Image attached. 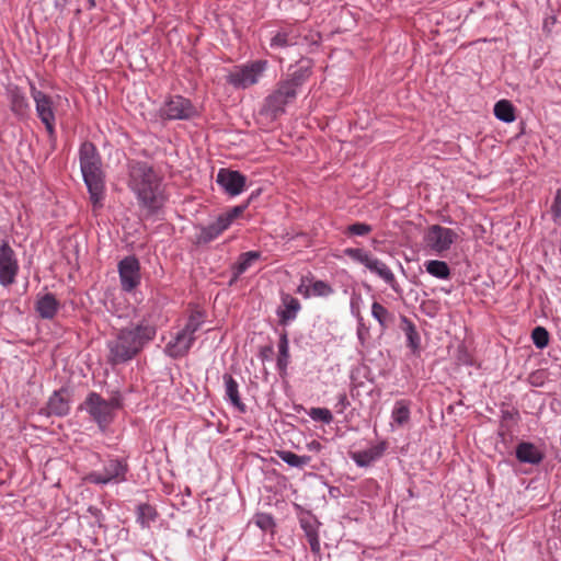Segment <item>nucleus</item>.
Returning <instances> with one entry per match:
<instances>
[{"label":"nucleus","mask_w":561,"mask_h":561,"mask_svg":"<svg viewBox=\"0 0 561 561\" xmlns=\"http://www.w3.org/2000/svg\"><path fill=\"white\" fill-rule=\"evenodd\" d=\"M128 187L136 195L140 206L151 211L161 207V178L149 163L135 160L128 163Z\"/></svg>","instance_id":"obj_1"},{"label":"nucleus","mask_w":561,"mask_h":561,"mask_svg":"<svg viewBox=\"0 0 561 561\" xmlns=\"http://www.w3.org/2000/svg\"><path fill=\"white\" fill-rule=\"evenodd\" d=\"M154 335V327L147 323L119 330L116 337L107 343L108 360L114 365L130 360Z\"/></svg>","instance_id":"obj_2"},{"label":"nucleus","mask_w":561,"mask_h":561,"mask_svg":"<svg viewBox=\"0 0 561 561\" xmlns=\"http://www.w3.org/2000/svg\"><path fill=\"white\" fill-rule=\"evenodd\" d=\"M79 160L82 176L93 204V210H96L102 206L101 202L104 195L102 158L92 142L84 141L79 149Z\"/></svg>","instance_id":"obj_3"},{"label":"nucleus","mask_w":561,"mask_h":561,"mask_svg":"<svg viewBox=\"0 0 561 561\" xmlns=\"http://www.w3.org/2000/svg\"><path fill=\"white\" fill-rule=\"evenodd\" d=\"M121 407L119 397L105 400L96 392H90L80 404L79 410L87 411L101 430L113 421L115 411Z\"/></svg>","instance_id":"obj_4"},{"label":"nucleus","mask_w":561,"mask_h":561,"mask_svg":"<svg viewBox=\"0 0 561 561\" xmlns=\"http://www.w3.org/2000/svg\"><path fill=\"white\" fill-rule=\"evenodd\" d=\"M457 238L458 234L455 230L439 225H433L425 231L423 241L426 249L437 255H442L450 249Z\"/></svg>","instance_id":"obj_5"},{"label":"nucleus","mask_w":561,"mask_h":561,"mask_svg":"<svg viewBox=\"0 0 561 561\" xmlns=\"http://www.w3.org/2000/svg\"><path fill=\"white\" fill-rule=\"evenodd\" d=\"M266 65L265 60H257L242 67H237L229 73L228 82L238 89H247L259 81Z\"/></svg>","instance_id":"obj_6"},{"label":"nucleus","mask_w":561,"mask_h":561,"mask_svg":"<svg viewBox=\"0 0 561 561\" xmlns=\"http://www.w3.org/2000/svg\"><path fill=\"white\" fill-rule=\"evenodd\" d=\"M31 94L35 103V110L38 118L45 125L49 137L55 136V107L53 99L36 88H31Z\"/></svg>","instance_id":"obj_7"},{"label":"nucleus","mask_w":561,"mask_h":561,"mask_svg":"<svg viewBox=\"0 0 561 561\" xmlns=\"http://www.w3.org/2000/svg\"><path fill=\"white\" fill-rule=\"evenodd\" d=\"M127 470L128 467L124 460L110 459L103 472H91L85 477V481L94 484L118 483L126 480Z\"/></svg>","instance_id":"obj_8"},{"label":"nucleus","mask_w":561,"mask_h":561,"mask_svg":"<svg viewBox=\"0 0 561 561\" xmlns=\"http://www.w3.org/2000/svg\"><path fill=\"white\" fill-rule=\"evenodd\" d=\"M19 263L14 250L8 242L0 244V284L4 287L15 282Z\"/></svg>","instance_id":"obj_9"},{"label":"nucleus","mask_w":561,"mask_h":561,"mask_svg":"<svg viewBox=\"0 0 561 561\" xmlns=\"http://www.w3.org/2000/svg\"><path fill=\"white\" fill-rule=\"evenodd\" d=\"M296 96L297 91L283 80L277 84L274 92L266 98L265 107L270 113L276 116L283 113L285 106L291 103Z\"/></svg>","instance_id":"obj_10"},{"label":"nucleus","mask_w":561,"mask_h":561,"mask_svg":"<svg viewBox=\"0 0 561 561\" xmlns=\"http://www.w3.org/2000/svg\"><path fill=\"white\" fill-rule=\"evenodd\" d=\"M160 113L167 119H188L195 115L196 111L190 100L175 95L164 103Z\"/></svg>","instance_id":"obj_11"},{"label":"nucleus","mask_w":561,"mask_h":561,"mask_svg":"<svg viewBox=\"0 0 561 561\" xmlns=\"http://www.w3.org/2000/svg\"><path fill=\"white\" fill-rule=\"evenodd\" d=\"M118 273L123 290L131 291L140 284V263L130 255L118 263Z\"/></svg>","instance_id":"obj_12"},{"label":"nucleus","mask_w":561,"mask_h":561,"mask_svg":"<svg viewBox=\"0 0 561 561\" xmlns=\"http://www.w3.org/2000/svg\"><path fill=\"white\" fill-rule=\"evenodd\" d=\"M217 184L230 196L240 195L247 183V178L239 171L222 168L216 178Z\"/></svg>","instance_id":"obj_13"},{"label":"nucleus","mask_w":561,"mask_h":561,"mask_svg":"<svg viewBox=\"0 0 561 561\" xmlns=\"http://www.w3.org/2000/svg\"><path fill=\"white\" fill-rule=\"evenodd\" d=\"M196 337L185 330L181 329L174 337L167 344L165 352L173 358L184 357L190 352Z\"/></svg>","instance_id":"obj_14"},{"label":"nucleus","mask_w":561,"mask_h":561,"mask_svg":"<svg viewBox=\"0 0 561 561\" xmlns=\"http://www.w3.org/2000/svg\"><path fill=\"white\" fill-rule=\"evenodd\" d=\"M366 267L371 273L377 274L382 280H385L394 293H397V294L401 293L400 285L397 282L394 274L392 273V271L388 267V265L386 263H383L379 259L371 255Z\"/></svg>","instance_id":"obj_15"},{"label":"nucleus","mask_w":561,"mask_h":561,"mask_svg":"<svg viewBox=\"0 0 561 561\" xmlns=\"http://www.w3.org/2000/svg\"><path fill=\"white\" fill-rule=\"evenodd\" d=\"M47 414L64 416L67 415L70 411V404L68 397L64 393V391H55L48 402H47Z\"/></svg>","instance_id":"obj_16"},{"label":"nucleus","mask_w":561,"mask_h":561,"mask_svg":"<svg viewBox=\"0 0 561 561\" xmlns=\"http://www.w3.org/2000/svg\"><path fill=\"white\" fill-rule=\"evenodd\" d=\"M60 307L59 301L53 294H45L36 301L35 309L42 319L50 320L58 312Z\"/></svg>","instance_id":"obj_17"},{"label":"nucleus","mask_w":561,"mask_h":561,"mask_svg":"<svg viewBox=\"0 0 561 561\" xmlns=\"http://www.w3.org/2000/svg\"><path fill=\"white\" fill-rule=\"evenodd\" d=\"M222 380L225 383L226 398L240 412H242V413L245 412V404L241 400V397L239 393V385H238L237 380L229 374H225L222 376Z\"/></svg>","instance_id":"obj_18"},{"label":"nucleus","mask_w":561,"mask_h":561,"mask_svg":"<svg viewBox=\"0 0 561 561\" xmlns=\"http://www.w3.org/2000/svg\"><path fill=\"white\" fill-rule=\"evenodd\" d=\"M228 228L229 225L222 218V216L219 215L214 222L201 229V232L198 234V241L203 243H208L216 239L218 236H220Z\"/></svg>","instance_id":"obj_19"},{"label":"nucleus","mask_w":561,"mask_h":561,"mask_svg":"<svg viewBox=\"0 0 561 561\" xmlns=\"http://www.w3.org/2000/svg\"><path fill=\"white\" fill-rule=\"evenodd\" d=\"M516 457L520 462L537 465L542 460L543 455L534 444L522 442L516 447Z\"/></svg>","instance_id":"obj_20"},{"label":"nucleus","mask_w":561,"mask_h":561,"mask_svg":"<svg viewBox=\"0 0 561 561\" xmlns=\"http://www.w3.org/2000/svg\"><path fill=\"white\" fill-rule=\"evenodd\" d=\"M283 308L278 310L279 321L282 324L294 320L300 310V302L297 298L286 294L282 297Z\"/></svg>","instance_id":"obj_21"},{"label":"nucleus","mask_w":561,"mask_h":561,"mask_svg":"<svg viewBox=\"0 0 561 561\" xmlns=\"http://www.w3.org/2000/svg\"><path fill=\"white\" fill-rule=\"evenodd\" d=\"M298 33L295 28L280 30L271 38L272 48H285L298 43Z\"/></svg>","instance_id":"obj_22"},{"label":"nucleus","mask_w":561,"mask_h":561,"mask_svg":"<svg viewBox=\"0 0 561 561\" xmlns=\"http://www.w3.org/2000/svg\"><path fill=\"white\" fill-rule=\"evenodd\" d=\"M383 448L380 446H374L366 450L355 451L352 454V459L359 467H368L378 458L381 457Z\"/></svg>","instance_id":"obj_23"},{"label":"nucleus","mask_w":561,"mask_h":561,"mask_svg":"<svg viewBox=\"0 0 561 561\" xmlns=\"http://www.w3.org/2000/svg\"><path fill=\"white\" fill-rule=\"evenodd\" d=\"M411 415V402L408 400H398L394 403L393 410L391 412L392 421L399 425H405L410 421Z\"/></svg>","instance_id":"obj_24"},{"label":"nucleus","mask_w":561,"mask_h":561,"mask_svg":"<svg viewBox=\"0 0 561 561\" xmlns=\"http://www.w3.org/2000/svg\"><path fill=\"white\" fill-rule=\"evenodd\" d=\"M260 256L261 253L257 251H249L240 254L237 264L233 266V279H237L241 274L248 271Z\"/></svg>","instance_id":"obj_25"},{"label":"nucleus","mask_w":561,"mask_h":561,"mask_svg":"<svg viewBox=\"0 0 561 561\" xmlns=\"http://www.w3.org/2000/svg\"><path fill=\"white\" fill-rule=\"evenodd\" d=\"M371 316L378 321L382 331L394 320V316L378 301H374L371 305Z\"/></svg>","instance_id":"obj_26"},{"label":"nucleus","mask_w":561,"mask_h":561,"mask_svg":"<svg viewBox=\"0 0 561 561\" xmlns=\"http://www.w3.org/2000/svg\"><path fill=\"white\" fill-rule=\"evenodd\" d=\"M494 115L497 119L512 123L515 121V110L513 104L507 100H501L494 105Z\"/></svg>","instance_id":"obj_27"},{"label":"nucleus","mask_w":561,"mask_h":561,"mask_svg":"<svg viewBox=\"0 0 561 561\" xmlns=\"http://www.w3.org/2000/svg\"><path fill=\"white\" fill-rule=\"evenodd\" d=\"M276 455L278 456L279 459H282L288 466L295 467V468H304L311 460L310 456H299L289 450H277Z\"/></svg>","instance_id":"obj_28"},{"label":"nucleus","mask_w":561,"mask_h":561,"mask_svg":"<svg viewBox=\"0 0 561 561\" xmlns=\"http://www.w3.org/2000/svg\"><path fill=\"white\" fill-rule=\"evenodd\" d=\"M426 271L440 279H447L450 276V270L446 262L431 260L425 263Z\"/></svg>","instance_id":"obj_29"},{"label":"nucleus","mask_w":561,"mask_h":561,"mask_svg":"<svg viewBox=\"0 0 561 561\" xmlns=\"http://www.w3.org/2000/svg\"><path fill=\"white\" fill-rule=\"evenodd\" d=\"M107 310L117 318H128L134 312V308L121 297L114 298L107 307Z\"/></svg>","instance_id":"obj_30"},{"label":"nucleus","mask_w":561,"mask_h":561,"mask_svg":"<svg viewBox=\"0 0 561 561\" xmlns=\"http://www.w3.org/2000/svg\"><path fill=\"white\" fill-rule=\"evenodd\" d=\"M401 330L404 332L409 346L415 350L420 343V336L415 325L407 317H401Z\"/></svg>","instance_id":"obj_31"},{"label":"nucleus","mask_w":561,"mask_h":561,"mask_svg":"<svg viewBox=\"0 0 561 561\" xmlns=\"http://www.w3.org/2000/svg\"><path fill=\"white\" fill-rule=\"evenodd\" d=\"M310 77V69L308 67H299L296 69L288 79L284 80L286 83L290 84L294 90L302 85L308 78Z\"/></svg>","instance_id":"obj_32"},{"label":"nucleus","mask_w":561,"mask_h":561,"mask_svg":"<svg viewBox=\"0 0 561 561\" xmlns=\"http://www.w3.org/2000/svg\"><path fill=\"white\" fill-rule=\"evenodd\" d=\"M289 360V342L287 334L284 333L279 337L278 342V358L277 365L280 369H285L288 365Z\"/></svg>","instance_id":"obj_33"},{"label":"nucleus","mask_w":561,"mask_h":561,"mask_svg":"<svg viewBox=\"0 0 561 561\" xmlns=\"http://www.w3.org/2000/svg\"><path fill=\"white\" fill-rule=\"evenodd\" d=\"M204 320H205V316L202 311L193 310L190 313L188 319H187L183 330H185V332H188L192 335H194L195 332L201 329L202 324L204 323Z\"/></svg>","instance_id":"obj_34"},{"label":"nucleus","mask_w":561,"mask_h":561,"mask_svg":"<svg viewBox=\"0 0 561 561\" xmlns=\"http://www.w3.org/2000/svg\"><path fill=\"white\" fill-rule=\"evenodd\" d=\"M344 254L352 259L353 261L360 263L365 266L367 265L371 257V254L368 251L358 248H346L344 250Z\"/></svg>","instance_id":"obj_35"},{"label":"nucleus","mask_w":561,"mask_h":561,"mask_svg":"<svg viewBox=\"0 0 561 561\" xmlns=\"http://www.w3.org/2000/svg\"><path fill=\"white\" fill-rule=\"evenodd\" d=\"M308 415L313 421L323 422L325 424H330L333 421V415L327 408H311Z\"/></svg>","instance_id":"obj_36"},{"label":"nucleus","mask_w":561,"mask_h":561,"mask_svg":"<svg viewBox=\"0 0 561 561\" xmlns=\"http://www.w3.org/2000/svg\"><path fill=\"white\" fill-rule=\"evenodd\" d=\"M531 339L538 348H545L549 343V333L543 327H536L531 332Z\"/></svg>","instance_id":"obj_37"},{"label":"nucleus","mask_w":561,"mask_h":561,"mask_svg":"<svg viewBox=\"0 0 561 561\" xmlns=\"http://www.w3.org/2000/svg\"><path fill=\"white\" fill-rule=\"evenodd\" d=\"M333 294V288L323 280H316L311 284L310 296L328 297Z\"/></svg>","instance_id":"obj_38"},{"label":"nucleus","mask_w":561,"mask_h":561,"mask_svg":"<svg viewBox=\"0 0 561 561\" xmlns=\"http://www.w3.org/2000/svg\"><path fill=\"white\" fill-rule=\"evenodd\" d=\"M27 108H28V103H27L25 96L21 95V94H13L12 101H11L12 112L19 116H23V115H25Z\"/></svg>","instance_id":"obj_39"},{"label":"nucleus","mask_w":561,"mask_h":561,"mask_svg":"<svg viewBox=\"0 0 561 561\" xmlns=\"http://www.w3.org/2000/svg\"><path fill=\"white\" fill-rule=\"evenodd\" d=\"M371 231L373 228L370 225L365 222H355L346 228L345 233L347 236H367Z\"/></svg>","instance_id":"obj_40"},{"label":"nucleus","mask_w":561,"mask_h":561,"mask_svg":"<svg viewBox=\"0 0 561 561\" xmlns=\"http://www.w3.org/2000/svg\"><path fill=\"white\" fill-rule=\"evenodd\" d=\"M247 206H248V204L234 206L231 209L227 210L226 213L221 214V216L227 221V224L230 226L234 219H237L239 216H241L244 213Z\"/></svg>","instance_id":"obj_41"},{"label":"nucleus","mask_w":561,"mask_h":561,"mask_svg":"<svg viewBox=\"0 0 561 561\" xmlns=\"http://www.w3.org/2000/svg\"><path fill=\"white\" fill-rule=\"evenodd\" d=\"M306 536H307V540L310 545L312 552H319L320 542H319L317 531L310 527V528L306 529Z\"/></svg>","instance_id":"obj_42"},{"label":"nucleus","mask_w":561,"mask_h":561,"mask_svg":"<svg viewBox=\"0 0 561 561\" xmlns=\"http://www.w3.org/2000/svg\"><path fill=\"white\" fill-rule=\"evenodd\" d=\"M551 214L554 221L561 219V188L557 191L553 204L551 206Z\"/></svg>","instance_id":"obj_43"},{"label":"nucleus","mask_w":561,"mask_h":561,"mask_svg":"<svg viewBox=\"0 0 561 561\" xmlns=\"http://www.w3.org/2000/svg\"><path fill=\"white\" fill-rule=\"evenodd\" d=\"M255 523L263 530H266L274 525L272 516H270L267 514L257 515Z\"/></svg>","instance_id":"obj_44"},{"label":"nucleus","mask_w":561,"mask_h":561,"mask_svg":"<svg viewBox=\"0 0 561 561\" xmlns=\"http://www.w3.org/2000/svg\"><path fill=\"white\" fill-rule=\"evenodd\" d=\"M140 514H141L142 518L148 517V518L152 519L154 517V512L149 505L141 506Z\"/></svg>","instance_id":"obj_45"},{"label":"nucleus","mask_w":561,"mask_h":561,"mask_svg":"<svg viewBox=\"0 0 561 561\" xmlns=\"http://www.w3.org/2000/svg\"><path fill=\"white\" fill-rule=\"evenodd\" d=\"M310 288H311V285L310 286L305 285V283L302 282L298 286L297 293L300 294L301 296H304L305 298H309L310 297Z\"/></svg>","instance_id":"obj_46"},{"label":"nucleus","mask_w":561,"mask_h":561,"mask_svg":"<svg viewBox=\"0 0 561 561\" xmlns=\"http://www.w3.org/2000/svg\"><path fill=\"white\" fill-rule=\"evenodd\" d=\"M351 308H352V313L358 319L359 322H362L363 317L360 314L359 307H358V305H356V302L354 300H352V302H351Z\"/></svg>","instance_id":"obj_47"},{"label":"nucleus","mask_w":561,"mask_h":561,"mask_svg":"<svg viewBox=\"0 0 561 561\" xmlns=\"http://www.w3.org/2000/svg\"><path fill=\"white\" fill-rule=\"evenodd\" d=\"M339 401H340V403H341L343 407H345V405L347 404L346 396H345V394H341V396L339 397Z\"/></svg>","instance_id":"obj_48"},{"label":"nucleus","mask_w":561,"mask_h":561,"mask_svg":"<svg viewBox=\"0 0 561 561\" xmlns=\"http://www.w3.org/2000/svg\"><path fill=\"white\" fill-rule=\"evenodd\" d=\"M88 4H89V9H93L96 4H95V0H87Z\"/></svg>","instance_id":"obj_49"}]
</instances>
